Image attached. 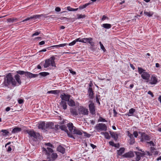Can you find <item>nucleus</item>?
Listing matches in <instances>:
<instances>
[{
    "label": "nucleus",
    "mask_w": 161,
    "mask_h": 161,
    "mask_svg": "<svg viewBox=\"0 0 161 161\" xmlns=\"http://www.w3.org/2000/svg\"><path fill=\"white\" fill-rule=\"evenodd\" d=\"M21 83L20 76L19 75H15L14 78L12 74L9 73L7 74L4 78L3 84L5 87L9 88L11 86L13 87H15L20 85Z\"/></svg>",
    "instance_id": "f257e3e1"
},
{
    "label": "nucleus",
    "mask_w": 161,
    "mask_h": 161,
    "mask_svg": "<svg viewBox=\"0 0 161 161\" xmlns=\"http://www.w3.org/2000/svg\"><path fill=\"white\" fill-rule=\"evenodd\" d=\"M47 159L48 161H54L58 158V155L56 153H53V150L51 148L47 147Z\"/></svg>",
    "instance_id": "f03ea898"
},
{
    "label": "nucleus",
    "mask_w": 161,
    "mask_h": 161,
    "mask_svg": "<svg viewBox=\"0 0 161 161\" xmlns=\"http://www.w3.org/2000/svg\"><path fill=\"white\" fill-rule=\"evenodd\" d=\"M138 72L139 74L141 75L142 78L146 80V82H148L150 79V75L146 72V70L141 67H138Z\"/></svg>",
    "instance_id": "7ed1b4c3"
},
{
    "label": "nucleus",
    "mask_w": 161,
    "mask_h": 161,
    "mask_svg": "<svg viewBox=\"0 0 161 161\" xmlns=\"http://www.w3.org/2000/svg\"><path fill=\"white\" fill-rule=\"evenodd\" d=\"M55 58L54 56H52L50 58L47 59L45 61L44 67L45 68H47L50 66L56 68V64L55 62Z\"/></svg>",
    "instance_id": "20e7f679"
},
{
    "label": "nucleus",
    "mask_w": 161,
    "mask_h": 161,
    "mask_svg": "<svg viewBox=\"0 0 161 161\" xmlns=\"http://www.w3.org/2000/svg\"><path fill=\"white\" fill-rule=\"evenodd\" d=\"M17 74H19L20 75H25V76L27 77H29L30 78H35L37 77L38 76V75L34 74L31 72L25 71L23 70H18L16 71Z\"/></svg>",
    "instance_id": "39448f33"
},
{
    "label": "nucleus",
    "mask_w": 161,
    "mask_h": 161,
    "mask_svg": "<svg viewBox=\"0 0 161 161\" xmlns=\"http://www.w3.org/2000/svg\"><path fill=\"white\" fill-rule=\"evenodd\" d=\"M95 128L97 131H106L107 130V127L106 125L103 123H98L97 124L95 127Z\"/></svg>",
    "instance_id": "423d86ee"
},
{
    "label": "nucleus",
    "mask_w": 161,
    "mask_h": 161,
    "mask_svg": "<svg viewBox=\"0 0 161 161\" xmlns=\"http://www.w3.org/2000/svg\"><path fill=\"white\" fill-rule=\"evenodd\" d=\"M26 132L30 136L32 137L35 139H37L40 136L39 133L35 132L33 130H27Z\"/></svg>",
    "instance_id": "0eeeda50"
},
{
    "label": "nucleus",
    "mask_w": 161,
    "mask_h": 161,
    "mask_svg": "<svg viewBox=\"0 0 161 161\" xmlns=\"http://www.w3.org/2000/svg\"><path fill=\"white\" fill-rule=\"evenodd\" d=\"M82 131L75 128L73 130L71 131L70 133L72 134L73 136L75 137V139L76 138V136H81L82 135Z\"/></svg>",
    "instance_id": "6e6552de"
},
{
    "label": "nucleus",
    "mask_w": 161,
    "mask_h": 161,
    "mask_svg": "<svg viewBox=\"0 0 161 161\" xmlns=\"http://www.w3.org/2000/svg\"><path fill=\"white\" fill-rule=\"evenodd\" d=\"M59 128L62 130H64L67 133L69 137L73 138L74 139L75 138V137L73 136L72 134H71L70 132H69L66 126L64 125H61L59 126Z\"/></svg>",
    "instance_id": "1a4fd4ad"
},
{
    "label": "nucleus",
    "mask_w": 161,
    "mask_h": 161,
    "mask_svg": "<svg viewBox=\"0 0 161 161\" xmlns=\"http://www.w3.org/2000/svg\"><path fill=\"white\" fill-rule=\"evenodd\" d=\"M89 102L90 103L89 105L90 112L92 114H94L95 113L94 104L91 101H89Z\"/></svg>",
    "instance_id": "9d476101"
},
{
    "label": "nucleus",
    "mask_w": 161,
    "mask_h": 161,
    "mask_svg": "<svg viewBox=\"0 0 161 161\" xmlns=\"http://www.w3.org/2000/svg\"><path fill=\"white\" fill-rule=\"evenodd\" d=\"M79 114L83 115L88 114V109L83 107H80L79 109Z\"/></svg>",
    "instance_id": "9b49d317"
},
{
    "label": "nucleus",
    "mask_w": 161,
    "mask_h": 161,
    "mask_svg": "<svg viewBox=\"0 0 161 161\" xmlns=\"http://www.w3.org/2000/svg\"><path fill=\"white\" fill-rule=\"evenodd\" d=\"M71 96L69 94H66L63 93L61 94L60 96V97L61 98L62 100L65 102H67L69 101L70 99Z\"/></svg>",
    "instance_id": "f8f14e48"
},
{
    "label": "nucleus",
    "mask_w": 161,
    "mask_h": 161,
    "mask_svg": "<svg viewBox=\"0 0 161 161\" xmlns=\"http://www.w3.org/2000/svg\"><path fill=\"white\" fill-rule=\"evenodd\" d=\"M44 16V15L42 14L40 15H34L33 16H31L29 17H28L26 19L22 21V22H24L31 19H33L35 20L36 19H38L41 16Z\"/></svg>",
    "instance_id": "ddd939ff"
},
{
    "label": "nucleus",
    "mask_w": 161,
    "mask_h": 161,
    "mask_svg": "<svg viewBox=\"0 0 161 161\" xmlns=\"http://www.w3.org/2000/svg\"><path fill=\"white\" fill-rule=\"evenodd\" d=\"M149 81V84L151 85H155L158 82V79L156 76L152 75Z\"/></svg>",
    "instance_id": "4468645a"
},
{
    "label": "nucleus",
    "mask_w": 161,
    "mask_h": 161,
    "mask_svg": "<svg viewBox=\"0 0 161 161\" xmlns=\"http://www.w3.org/2000/svg\"><path fill=\"white\" fill-rule=\"evenodd\" d=\"M54 124L52 122L47 123L45 125V129L46 131L51 129H54Z\"/></svg>",
    "instance_id": "2eb2a0df"
},
{
    "label": "nucleus",
    "mask_w": 161,
    "mask_h": 161,
    "mask_svg": "<svg viewBox=\"0 0 161 161\" xmlns=\"http://www.w3.org/2000/svg\"><path fill=\"white\" fill-rule=\"evenodd\" d=\"M134 156V154L133 152L130 151L129 152L125 153L122 156L125 158H131Z\"/></svg>",
    "instance_id": "dca6fc26"
},
{
    "label": "nucleus",
    "mask_w": 161,
    "mask_h": 161,
    "mask_svg": "<svg viewBox=\"0 0 161 161\" xmlns=\"http://www.w3.org/2000/svg\"><path fill=\"white\" fill-rule=\"evenodd\" d=\"M150 139V137L145 133H142V136L141 137V142H143V139L145 140L149 141Z\"/></svg>",
    "instance_id": "f3484780"
},
{
    "label": "nucleus",
    "mask_w": 161,
    "mask_h": 161,
    "mask_svg": "<svg viewBox=\"0 0 161 161\" xmlns=\"http://www.w3.org/2000/svg\"><path fill=\"white\" fill-rule=\"evenodd\" d=\"M136 155L135 161H139L141 158V157L144 155V154L142 153L141 152H135Z\"/></svg>",
    "instance_id": "a211bd4d"
},
{
    "label": "nucleus",
    "mask_w": 161,
    "mask_h": 161,
    "mask_svg": "<svg viewBox=\"0 0 161 161\" xmlns=\"http://www.w3.org/2000/svg\"><path fill=\"white\" fill-rule=\"evenodd\" d=\"M88 96L91 99H93V98L94 93L92 87H89L88 89Z\"/></svg>",
    "instance_id": "6ab92c4d"
},
{
    "label": "nucleus",
    "mask_w": 161,
    "mask_h": 161,
    "mask_svg": "<svg viewBox=\"0 0 161 161\" xmlns=\"http://www.w3.org/2000/svg\"><path fill=\"white\" fill-rule=\"evenodd\" d=\"M67 44L66 43H64V44H59L58 45H53L51 47H48L47 48V49L48 50H51V48L52 47H56V48H58L60 47H64Z\"/></svg>",
    "instance_id": "aec40b11"
},
{
    "label": "nucleus",
    "mask_w": 161,
    "mask_h": 161,
    "mask_svg": "<svg viewBox=\"0 0 161 161\" xmlns=\"http://www.w3.org/2000/svg\"><path fill=\"white\" fill-rule=\"evenodd\" d=\"M125 149L124 147H122L120 148L119 150H117V154L118 156H121L125 152Z\"/></svg>",
    "instance_id": "412c9836"
},
{
    "label": "nucleus",
    "mask_w": 161,
    "mask_h": 161,
    "mask_svg": "<svg viewBox=\"0 0 161 161\" xmlns=\"http://www.w3.org/2000/svg\"><path fill=\"white\" fill-rule=\"evenodd\" d=\"M57 150L63 154H64L65 152V148L60 145L57 147Z\"/></svg>",
    "instance_id": "4be33fe9"
},
{
    "label": "nucleus",
    "mask_w": 161,
    "mask_h": 161,
    "mask_svg": "<svg viewBox=\"0 0 161 161\" xmlns=\"http://www.w3.org/2000/svg\"><path fill=\"white\" fill-rule=\"evenodd\" d=\"M109 133L111 137L114 138L115 140L116 141L117 140L118 138V134L116 132L110 131Z\"/></svg>",
    "instance_id": "5701e85b"
},
{
    "label": "nucleus",
    "mask_w": 161,
    "mask_h": 161,
    "mask_svg": "<svg viewBox=\"0 0 161 161\" xmlns=\"http://www.w3.org/2000/svg\"><path fill=\"white\" fill-rule=\"evenodd\" d=\"M45 123L44 122H42L39 124L38 128L39 129H41L42 130H45Z\"/></svg>",
    "instance_id": "b1692460"
},
{
    "label": "nucleus",
    "mask_w": 161,
    "mask_h": 161,
    "mask_svg": "<svg viewBox=\"0 0 161 161\" xmlns=\"http://www.w3.org/2000/svg\"><path fill=\"white\" fill-rule=\"evenodd\" d=\"M60 105L61 107H62L63 109L64 110H65L67 108V105L66 102L64 101H61L60 103Z\"/></svg>",
    "instance_id": "393cba45"
},
{
    "label": "nucleus",
    "mask_w": 161,
    "mask_h": 161,
    "mask_svg": "<svg viewBox=\"0 0 161 161\" xmlns=\"http://www.w3.org/2000/svg\"><path fill=\"white\" fill-rule=\"evenodd\" d=\"M67 126L68 127V129L70 132L73 131V130L76 128L74 126L73 124L72 123H69L67 124Z\"/></svg>",
    "instance_id": "a878e982"
},
{
    "label": "nucleus",
    "mask_w": 161,
    "mask_h": 161,
    "mask_svg": "<svg viewBox=\"0 0 161 161\" xmlns=\"http://www.w3.org/2000/svg\"><path fill=\"white\" fill-rule=\"evenodd\" d=\"M21 131V129L20 128L15 127L14 128L12 131V133L15 134Z\"/></svg>",
    "instance_id": "bb28decb"
},
{
    "label": "nucleus",
    "mask_w": 161,
    "mask_h": 161,
    "mask_svg": "<svg viewBox=\"0 0 161 161\" xmlns=\"http://www.w3.org/2000/svg\"><path fill=\"white\" fill-rule=\"evenodd\" d=\"M67 102L68 104L70 107H73L75 106V102L72 99H69V101H68Z\"/></svg>",
    "instance_id": "cd10ccee"
},
{
    "label": "nucleus",
    "mask_w": 161,
    "mask_h": 161,
    "mask_svg": "<svg viewBox=\"0 0 161 161\" xmlns=\"http://www.w3.org/2000/svg\"><path fill=\"white\" fill-rule=\"evenodd\" d=\"M60 92L59 90H55L48 91L47 92V93H52L54 94H57Z\"/></svg>",
    "instance_id": "c85d7f7f"
},
{
    "label": "nucleus",
    "mask_w": 161,
    "mask_h": 161,
    "mask_svg": "<svg viewBox=\"0 0 161 161\" xmlns=\"http://www.w3.org/2000/svg\"><path fill=\"white\" fill-rule=\"evenodd\" d=\"M101 134L102 135H103L104 136L105 138L107 139H109L110 138V136L109 135L108 133L107 132H102Z\"/></svg>",
    "instance_id": "c756f323"
},
{
    "label": "nucleus",
    "mask_w": 161,
    "mask_h": 161,
    "mask_svg": "<svg viewBox=\"0 0 161 161\" xmlns=\"http://www.w3.org/2000/svg\"><path fill=\"white\" fill-rule=\"evenodd\" d=\"M89 40H92V38L91 37L83 38L82 39V42L86 43L88 42Z\"/></svg>",
    "instance_id": "7c9ffc66"
},
{
    "label": "nucleus",
    "mask_w": 161,
    "mask_h": 161,
    "mask_svg": "<svg viewBox=\"0 0 161 161\" xmlns=\"http://www.w3.org/2000/svg\"><path fill=\"white\" fill-rule=\"evenodd\" d=\"M102 26L105 29H109L111 28V25L109 24H104L102 25Z\"/></svg>",
    "instance_id": "2f4dec72"
},
{
    "label": "nucleus",
    "mask_w": 161,
    "mask_h": 161,
    "mask_svg": "<svg viewBox=\"0 0 161 161\" xmlns=\"http://www.w3.org/2000/svg\"><path fill=\"white\" fill-rule=\"evenodd\" d=\"M144 14L148 17H151L153 16V12L152 11L151 12H147L145 11L144 12Z\"/></svg>",
    "instance_id": "473e14b6"
},
{
    "label": "nucleus",
    "mask_w": 161,
    "mask_h": 161,
    "mask_svg": "<svg viewBox=\"0 0 161 161\" xmlns=\"http://www.w3.org/2000/svg\"><path fill=\"white\" fill-rule=\"evenodd\" d=\"M36 74L38 75V76L39 75H41L42 76L45 77L47 75H49V74L48 72H40L39 74Z\"/></svg>",
    "instance_id": "72a5a7b5"
},
{
    "label": "nucleus",
    "mask_w": 161,
    "mask_h": 161,
    "mask_svg": "<svg viewBox=\"0 0 161 161\" xmlns=\"http://www.w3.org/2000/svg\"><path fill=\"white\" fill-rule=\"evenodd\" d=\"M90 4V3H86L83 5H80L79 7V9H82L86 8L87 6Z\"/></svg>",
    "instance_id": "f704fd0d"
},
{
    "label": "nucleus",
    "mask_w": 161,
    "mask_h": 161,
    "mask_svg": "<svg viewBox=\"0 0 161 161\" xmlns=\"http://www.w3.org/2000/svg\"><path fill=\"white\" fill-rule=\"evenodd\" d=\"M70 112L72 114L75 116H76L78 115V113L76 110L75 109H72L71 110Z\"/></svg>",
    "instance_id": "c9c22d12"
},
{
    "label": "nucleus",
    "mask_w": 161,
    "mask_h": 161,
    "mask_svg": "<svg viewBox=\"0 0 161 161\" xmlns=\"http://www.w3.org/2000/svg\"><path fill=\"white\" fill-rule=\"evenodd\" d=\"M17 18H8L7 19V21L8 22H13L15 21H17Z\"/></svg>",
    "instance_id": "e433bc0d"
},
{
    "label": "nucleus",
    "mask_w": 161,
    "mask_h": 161,
    "mask_svg": "<svg viewBox=\"0 0 161 161\" xmlns=\"http://www.w3.org/2000/svg\"><path fill=\"white\" fill-rule=\"evenodd\" d=\"M98 122H107V121L105 119L103 118L102 117L100 116L99 119H98Z\"/></svg>",
    "instance_id": "4c0bfd02"
},
{
    "label": "nucleus",
    "mask_w": 161,
    "mask_h": 161,
    "mask_svg": "<svg viewBox=\"0 0 161 161\" xmlns=\"http://www.w3.org/2000/svg\"><path fill=\"white\" fill-rule=\"evenodd\" d=\"M99 43L100 44V46L101 48L103 51L104 52H105L106 51V50L105 49L104 46L102 44L101 42H99Z\"/></svg>",
    "instance_id": "58836bf2"
},
{
    "label": "nucleus",
    "mask_w": 161,
    "mask_h": 161,
    "mask_svg": "<svg viewBox=\"0 0 161 161\" xmlns=\"http://www.w3.org/2000/svg\"><path fill=\"white\" fill-rule=\"evenodd\" d=\"M77 19H80L81 18H85L86 17V15L85 14H77Z\"/></svg>",
    "instance_id": "ea45409f"
},
{
    "label": "nucleus",
    "mask_w": 161,
    "mask_h": 161,
    "mask_svg": "<svg viewBox=\"0 0 161 161\" xmlns=\"http://www.w3.org/2000/svg\"><path fill=\"white\" fill-rule=\"evenodd\" d=\"M130 141V144L131 145H132L134 144L135 141V139L134 137L132 138H130L129 140Z\"/></svg>",
    "instance_id": "a19ab883"
},
{
    "label": "nucleus",
    "mask_w": 161,
    "mask_h": 161,
    "mask_svg": "<svg viewBox=\"0 0 161 161\" xmlns=\"http://www.w3.org/2000/svg\"><path fill=\"white\" fill-rule=\"evenodd\" d=\"M1 132H3V136H6L9 133L6 130H2Z\"/></svg>",
    "instance_id": "79ce46f5"
},
{
    "label": "nucleus",
    "mask_w": 161,
    "mask_h": 161,
    "mask_svg": "<svg viewBox=\"0 0 161 161\" xmlns=\"http://www.w3.org/2000/svg\"><path fill=\"white\" fill-rule=\"evenodd\" d=\"M45 145L49 147H50L52 148H54V146L53 145L50 143H45Z\"/></svg>",
    "instance_id": "37998d69"
},
{
    "label": "nucleus",
    "mask_w": 161,
    "mask_h": 161,
    "mask_svg": "<svg viewBox=\"0 0 161 161\" xmlns=\"http://www.w3.org/2000/svg\"><path fill=\"white\" fill-rule=\"evenodd\" d=\"M135 111V109L133 108H131L129 110V113L130 114H133Z\"/></svg>",
    "instance_id": "c03bdc74"
},
{
    "label": "nucleus",
    "mask_w": 161,
    "mask_h": 161,
    "mask_svg": "<svg viewBox=\"0 0 161 161\" xmlns=\"http://www.w3.org/2000/svg\"><path fill=\"white\" fill-rule=\"evenodd\" d=\"M127 133L128 136L130 137V139L134 137L133 134H131L129 131H127Z\"/></svg>",
    "instance_id": "a18cd8bd"
},
{
    "label": "nucleus",
    "mask_w": 161,
    "mask_h": 161,
    "mask_svg": "<svg viewBox=\"0 0 161 161\" xmlns=\"http://www.w3.org/2000/svg\"><path fill=\"white\" fill-rule=\"evenodd\" d=\"M92 40H90V41L89 40L88 41V43L90 44L92 47H93L94 46V42H92Z\"/></svg>",
    "instance_id": "49530a36"
},
{
    "label": "nucleus",
    "mask_w": 161,
    "mask_h": 161,
    "mask_svg": "<svg viewBox=\"0 0 161 161\" xmlns=\"http://www.w3.org/2000/svg\"><path fill=\"white\" fill-rule=\"evenodd\" d=\"M83 132L84 134H85L84 136H86L87 137L89 138V137H90V136H91V135L90 134L86 133L85 132Z\"/></svg>",
    "instance_id": "de8ad7c7"
},
{
    "label": "nucleus",
    "mask_w": 161,
    "mask_h": 161,
    "mask_svg": "<svg viewBox=\"0 0 161 161\" xmlns=\"http://www.w3.org/2000/svg\"><path fill=\"white\" fill-rule=\"evenodd\" d=\"M76 42L75 41V40H74L73 41H72V42L70 43L69 44V46H72L75 45V43Z\"/></svg>",
    "instance_id": "09e8293b"
},
{
    "label": "nucleus",
    "mask_w": 161,
    "mask_h": 161,
    "mask_svg": "<svg viewBox=\"0 0 161 161\" xmlns=\"http://www.w3.org/2000/svg\"><path fill=\"white\" fill-rule=\"evenodd\" d=\"M75 41L76 42H82V39H81L80 38H79L77 39H76L75 40Z\"/></svg>",
    "instance_id": "8fccbe9b"
},
{
    "label": "nucleus",
    "mask_w": 161,
    "mask_h": 161,
    "mask_svg": "<svg viewBox=\"0 0 161 161\" xmlns=\"http://www.w3.org/2000/svg\"><path fill=\"white\" fill-rule=\"evenodd\" d=\"M40 33V32H36L32 35V36H38Z\"/></svg>",
    "instance_id": "3c124183"
},
{
    "label": "nucleus",
    "mask_w": 161,
    "mask_h": 161,
    "mask_svg": "<svg viewBox=\"0 0 161 161\" xmlns=\"http://www.w3.org/2000/svg\"><path fill=\"white\" fill-rule=\"evenodd\" d=\"M24 102V100L23 99H19L18 100V102L20 104L23 103Z\"/></svg>",
    "instance_id": "603ef678"
},
{
    "label": "nucleus",
    "mask_w": 161,
    "mask_h": 161,
    "mask_svg": "<svg viewBox=\"0 0 161 161\" xmlns=\"http://www.w3.org/2000/svg\"><path fill=\"white\" fill-rule=\"evenodd\" d=\"M133 135L136 138L138 136V132L136 131H135L133 132Z\"/></svg>",
    "instance_id": "864d4df0"
},
{
    "label": "nucleus",
    "mask_w": 161,
    "mask_h": 161,
    "mask_svg": "<svg viewBox=\"0 0 161 161\" xmlns=\"http://www.w3.org/2000/svg\"><path fill=\"white\" fill-rule=\"evenodd\" d=\"M106 19H108V18L105 15H104L103 16L101 20L102 21H104Z\"/></svg>",
    "instance_id": "5fc2aeb1"
},
{
    "label": "nucleus",
    "mask_w": 161,
    "mask_h": 161,
    "mask_svg": "<svg viewBox=\"0 0 161 161\" xmlns=\"http://www.w3.org/2000/svg\"><path fill=\"white\" fill-rule=\"evenodd\" d=\"M147 143H148V144H150V146H155V144H154V143L152 141H151L150 142H147Z\"/></svg>",
    "instance_id": "6e6d98bb"
},
{
    "label": "nucleus",
    "mask_w": 161,
    "mask_h": 161,
    "mask_svg": "<svg viewBox=\"0 0 161 161\" xmlns=\"http://www.w3.org/2000/svg\"><path fill=\"white\" fill-rule=\"evenodd\" d=\"M109 145L111 146H115L114 145V143L113 141H110L109 142Z\"/></svg>",
    "instance_id": "4d7b16f0"
},
{
    "label": "nucleus",
    "mask_w": 161,
    "mask_h": 161,
    "mask_svg": "<svg viewBox=\"0 0 161 161\" xmlns=\"http://www.w3.org/2000/svg\"><path fill=\"white\" fill-rule=\"evenodd\" d=\"M67 9L69 11H73V8L69 6H68L67 7Z\"/></svg>",
    "instance_id": "13d9d810"
},
{
    "label": "nucleus",
    "mask_w": 161,
    "mask_h": 161,
    "mask_svg": "<svg viewBox=\"0 0 161 161\" xmlns=\"http://www.w3.org/2000/svg\"><path fill=\"white\" fill-rule=\"evenodd\" d=\"M100 98V96L99 95H97L96 96V102H99V98Z\"/></svg>",
    "instance_id": "bf43d9fd"
},
{
    "label": "nucleus",
    "mask_w": 161,
    "mask_h": 161,
    "mask_svg": "<svg viewBox=\"0 0 161 161\" xmlns=\"http://www.w3.org/2000/svg\"><path fill=\"white\" fill-rule=\"evenodd\" d=\"M147 93L148 94L150 95L152 97H154V95L153 94V93L151 91H149Z\"/></svg>",
    "instance_id": "052dcab7"
},
{
    "label": "nucleus",
    "mask_w": 161,
    "mask_h": 161,
    "mask_svg": "<svg viewBox=\"0 0 161 161\" xmlns=\"http://www.w3.org/2000/svg\"><path fill=\"white\" fill-rule=\"evenodd\" d=\"M90 146L93 149H94L96 147V146L92 143L90 144Z\"/></svg>",
    "instance_id": "680f3d73"
},
{
    "label": "nucleus",
    "mask_w": 161,
    "mask_h": 161,
    "mask_svg": "<svg viewBox=\"0 0 161 161\" xmlns=\"http://www.w3.org/2000/svg\"><path fill=\"white\" fill-rule=\"evenodd\" d=\"M55 10L56 12H59L60 11L61 9L59 7H56L55 8Z\"/></svg>",
    "instance_id": "e2e57ef3"
},
{
    "label": "nucleus",
    "mask_w": 161,
    "mask_h": 161,
    "mask_svg": "<svg viewBox=\"0 0 161 161\" xmlns=\"http://www.w3.org/2000/svg\"><path fill=\"white\" fill-rule=\"evenodd\" d=\"M113 112H114V116H116V115L117 114V112L116 111L115 108H114L113 109Z\"/></svg>",
    "instance_id": "0e129e2a"
},
{
    "label": "nucleus",
    "mask_w": 161,
    "mask_h": 161,
    "mask_svg": "<svg viewBox=\"0 0 161 161\" xmlns=\"http://www.w3.org/2000/svg\"><path fill=\"white\" fill-rule=\"evenodd\" d=\"M11 150H12V148L11 147V146H9V147H8V148L7 149V152H11Z\"/></svg>",
    "instance_id": "69168bd1"
},
{
    "label": "nucleus",
    "mask_w": 161,
    "mask_h": 161,
    "mask_svg": "<svg viewBox=\"0 0 161 161\" xmlns=\"http://www.w3.org/2000/svg\"><path fill=\"white\" fill-rule=\"evenodd\" d=\"M155 150V149L154 147H151L150 148V150H151V152L152 153H153L154 152V151Z\"/></svg>",
    "instance_id": "338daca9"
},
{
    "label": "nucleus",
    "mask_w": 161,
    "mask_h": 161,
    "mask_svg": "<svg viewBox=\"0 0 161 161\" xmlns=\"http://www.w3.org/2000/svg\"><path fill=\"white\" fill-rule=\"evenodd\" d=\"M69 71L70 73L72 74L73 75H75L76 74V72L75 71H72V70L69 69Z\"/></svg>",
    "instance_id": "774afa93"
}]
</instances>
